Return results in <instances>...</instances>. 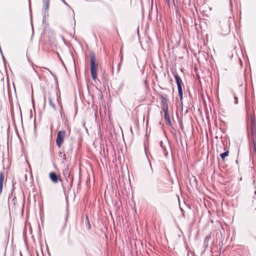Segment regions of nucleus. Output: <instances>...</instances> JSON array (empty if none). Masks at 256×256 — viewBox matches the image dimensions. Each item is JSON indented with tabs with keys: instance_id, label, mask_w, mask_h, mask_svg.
Segmentation results:
<instances>
[{
	"instance_id": "9d476101",
	"label": "nucleus",
	"mask_w": 256,
	"mask_h": 256,
	"mask_svg": "<svg viewBox=\"0 0 256 256\" xmlns=\"http://www.w3.org/2000/svg\"><path fill=\"white\" fill-rule=\"evenodd\" d=\"M178 96L180 98V100L182 101V88H178Z\"/></svg>"
},
{
	"instance_id": "9b49d317",
	"label": "nucleus",
	"mask_w": 256,
	"mask_h": 256,
	"mask_svg": "<svg viewBox=\"0 0 256 256\" xmlns=\"http://www.w3.org/2000/svg\"><path fill=\"white\" fill-rule=\"evenodd\" d=\"M252 135L253 136H255L256 137V131L254 130V125L253 124H252Z\"/></svg>"
},
{
	"instance_id": "1a4fd4ad",
	"label": "nucleus",
	"mask_w": 256,
	"mask_h": 256,
	"mask_svg": "<svg viewBox=\"0 0 256 256\" xmlns=\"http://www.w3.org/2000/svg\"><path fill=\"white\" fill-rule=\"evenodd\" d=\"M49 3L50 0H44V4L46 10H48L49 8Z\"/></svg>"
},
{
	"instance_id": "f8f14e48",
	"label": "nucleus",
	"mask_w": 256,
	"mask_h": 256,
	"mask_svg": "<svg viewBox=\"0 0 256 256\" xmlns=\"http://www.w3.org/2000/svg\"><path fill=\"white\" fill-rule=\"evenodd\" d=\"M226 30H225V33L223 34H226L230 32L229 28L228 25L226 26Z\"/></svg>"
},
{
	"instance_id": "4468645a",
	"label": "nucleus",
	"mask_w": 256,
	"mask_h": 256,
	"mask_svg": "<svg viewBox=\"0 0 256 256\" xmlns=\"http://www.w3.org/2000/svg\"><path fill=\"white\" fill-rule=\"evenodd\" d=\"M62 172L64 176H66L67 174H68V175L69 176L68 168H66Z\"/></svg>"
},
{
	"instance_id": "0eeeda50",
	"label": "nucleus",
	"mask_w": 256,
	"mask_h": 256,
	"mask_svg": "<svg viewBox=\"0 0 256 256\" xmlns=\"http://www.w3.org/2000/svg\"><path fill=\"white\" fill-rule=\"evenodd\" d=\"M164 118L168 124L170 125L171 124L170 116L168 114V112H164Z\"/></svg>"
},
{
	"instance_id": "f03ea898",
	"label": "nucleus",
	"mask_w": 256,
	"mask_h": 256,
	"mask_svg": "<svg viewBox=\"0 0 256 256\" xmlns=\"http://www.w3.org/2000/svg\"><path fill=\"white\" fill-rule=\"evenodd\" d=\"M66 136V132L64 130H62L58 132L56 138V144L58 148H60L64 143Z\"/></svg>"
},
{
	"instance_id": "2eb2a0df",
	"label": "nucleus",
	"mask_w": 256,
	"mask_h": 256,
	"mask_svg": "<svg viewBox=\"0 0 256 256\" xmlns=\"http://www.w3.org/2000/svg\"><path fill=\"white\" fill-rule=\"evenodd\" d=\"M236 103H237V102H238V101H237V100H237V98H236Z\"/></svg>"
},
{
	"instance_id": "423d86ee",
	"label": "nucleus",
	"mask_w": 256,
	"mask_h": 256,
	"mask_svg": "<svg viewBox=\"0 0 256 256\" xmlns=\"http://www.w3.org/2000/svg\"><path fill=\"white\" fill-rule=\"evenodd\" d=\"M4 180V175L2 172H0V195L1 194L3 188V182Z\"/></svg>"
},
{
	"instance_id": "f257e3e1",
	"label": "nucleus",
	"mask_w": 256,
	"mask_h": 256,
	"mask_svg": "<svg viewBox=\"0 0 256 256\" xmlns=\"http://www.w3.org/2000/svg\"><path fill=\"white\" fill-rule=\"evenodd\" d=\"M90 74L92 78L95 80L97 78V71L98 64L96 63V57L94 54L90 56Z\"/></svg>"
},
{
	"instance_id": "ddd939ff",
	"label": "nucleus",
	"mask_w": 256,
	"mask_h": 256,
	"mask_svg": "<svg viewBox=\"0 0 256 256\" xmlns=\"http://www.w3.org/2000/svg\"><path fill=\"white\" fill-rule=\"evenodd\" d=\"M48 100H49V102H50V105L52 107L54 108V104H53V102H52V100L51 98H48Z\"/></svg>"
},
{
	"instance_id": "7ed1b4c3",
	"label": "nucleus",
	"mask_w": 256,
	"mask_h": 256,
	"mask_svg": "<svg viewBox=\"0 0 256 256\" xmlns=\"http://www.w3.org/2000/svg\"><path fill=\"white\" fill-rule=\"evenodd\" d=\"M166 102V100L165 98H162V110L164 113L168 112V106Z\"/></svg>"
},
{
	"instance_id": "6e6552de",
	"label": "nucleus",
	"mask_w": 256,
	"mask_h": 256,
	"mask_svg": "<svg viewBox=\"0 0 256 256\" xmlns=\"http://www.w3.org/2000/svg\"><path fill=\"white\" fill-rule=\"evenodd\" d=\"M228 154H229L228 150H226V151L220 154V156L224 161L225 160V158L227 156H228Z\"/></svg>"
},
{
	"instance_id": "20e7f679",
	"label": "nucleus",
	"mask_w": 256,
	"mask_h": 256,
	"mask_svg": "<svg viewBox=\"0 0 256 256\" xmlns=\"http://www.w3.org/2000/svg\"><path fill=\"white\" fill-rule=\"evenodd\" d=\"M50 178L51 181L54 183H57L58 182V178L57 174L54 172H51L49 174Z\"/></svg>"
},
{
	"instance_id": "39448f33",
	"label": "nucleus",
	"mask_w": 256,
	"mask_h": 256,
	"mask_svg": "<svg viewBox=\"0 0 256 256\" xmlns=\"http://www.w3.org/2000/svg\"><path fill=\"white\" fill-rule=\"evenodd\" d=\"M174 78L176 80L178 88H182V86L183 85L182 80L181 78L177 74L174 75Z\"/></svg>"
}]
</instances>
